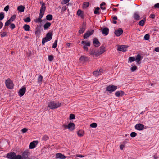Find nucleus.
Segmentation results:
<instances>
[{"instance_id":"obj_20","label":"nucleus","mask_w":159,"mask_h":159,"mask_svg":"<svg viewBox=\"0 0 159 159\" xmlns=\"http://www.w3.org/2000/svg\"><path fill=\"white\" fill-rule=\"evenodd\" d=\"M135 57L136 62L138 64H140V61L142 59L141 55L140 54H138Z\"/></svg>"},{"instance_id":"obj_58","label":"nucleus","mask_w":159,"mask_h":159,"mask_svg":"<svg viewBox=\"0 0 159 159\" xmlns=\"http://www.w3.org/2000/svg\"><path fill=\"white\" fill-rule=\"evenodd\" d=\"M154 51L156 52H159V47H156L154 49Z\"/></svg>"},{"instance_id":"obj_10","label":"nucleus","mask_w":159,"mask_h":159,"mask_svg":"<svg viewBox=\"0 0 159 159\" xmlns=\"http://www.w3.org/2000/svg\"><path fill=\"white\" fill-rule=\"evenodd\" d=\"M103 70L102 69H100L98 71L96 70L93 72V74L95 76H98L101 75L103 73Z\"/></svg>"},{"instance_id":"obj_55","label":"nucleus","mask_w":159,"mask_h":159,"mask_svg":"<svg viewBox=\"0 0 159 159\" xmlns=\"http://www.w3.org/2000/svg\"><path fill=\"white\" fill-rule=\"evenodd\" d=\"M10 27L12 29H14L15 28V25L14 24L12 23L10 25Z\"/></svg>"},{"instance_id":"obj_38","label":"nucleus","mask_w":159,"mask_h":159,"mask_svg":"<svg viewBox=\"0 0 159 159\" xmlns=\"http://www.w3.org/2000/svg\"><path fill=\"white\" fill-rule=\"evenodd\" d=\"M100 10V8L99 7H97L95 9V10L94 11V13L95 14H100V12L98 11Z\"/></svg>"},{"instance_id":"obj_62","label":"nucleus","mask_w":159,"mask_h":159,"mask_svg":"<svg viewBox=\"0 0 159 159\" xmlns=\"http://www.w3.org/2000/svg\"><path fill=\"white\" fill-rule=\"evenodd\" d=\"M3 26V23L2 22L0 21V29Z\"/></svg>"},{"instance_id":"obj_51","label":"nucleus","mask_w":159,"mask_h":159,"mask_svg":"<svg viewBox=\"0 0 159 159\" xmlns=\"http://www.w3.org/2000/svg\"><path fill=\"white\" fill-rule=\"evenodd\" d=\"M75 118V116L73 114H71L70 116V119H74Z\"/></svg>"},{"instance_id":"obj_21","label":"nucleus","mask_w":159,"mask_h":159,"mask_svg":"<svg viewBox=\"0 0 159 159\" xmlns=\"http://www.w3.org/2000/svg\"><path fill=\"white\" fill-rule=\"evenodd\" d=\"M46 10L45 5H43L41 6L40 9V13L41 14H44V11Z\"/></svg>"},{"instance_id":"obj_11","label":"nucleus","mask_w":159,"mask_h":159,"mask_svg":"<svg viewBox=\"0 0 159 159\" xmlns=\"http://www.w3.org/2000/svg\"><path fill=\"white\" fill-rule=\"evenodd\" d=\"M43 14L39 13L38 18L34 19V21L36 23L42 22V18L43 17Z\"/></svg>"},{"instance_id":"obj_26","label":"nucleus","mask_w":159,"mask_h":159,"mask_svg":"<svg viewBox=\"0 0 159 159\" xmlns=\"http://www.w3.org/2000/svg\"><path fill=\"white\" fill-rule=\"evenodd\" d=\"M97 51L96 52L95 50L93 49H90V54L92 55L97 56L98 55L96 54Z\"/></svg>"},{"instance_id":"obj_17","label":"nucleus","mask_w":159,"mask_h":159,"mask_svg":"<svg viewBox=\"0 0 159 159\" xmlns=\"http://www.w3.org/2000/svg\"><path fill=\"white\" fill-rule=\"evenodd\" d=\"M55 157L56 158L61 159H65L66 157L61 153H57L56 154Z\"/></svg>"},{"instance_id":"obj_57","label":"nucleus","mask_w":159,"mask_h":159,"mask_svg":"<svg viewBox=\"0 0 159 159\" xmlns=\"http://www.w3.org/2000/svg\"><path fill=\"white\" fill-rule=\"evenodd\" d=\"M154 7L155 8H159V3H157L155 4Z\"/></svg>"},{"instance_id":"obj_15","label":"nucleus","mask_w":159,"mask_h":159,"mask_svg":"<svg viewBox=\"0 0 159 159\" xmlns=\"http://www.w3.org/2000/svg\"><path fill=\"white\" fill-rule=\"evenodd\" d=\"M123 32L122 29L121 28H120L115 30V34L117 36H119L123 33Z\"/></svg>"},{"instance_id":"obj_49","label":"nucleus","mask_w":159,"mask_h":159,"mask_svg":"<svg viewBox=\"0 0 159 159\" xmlns=\"http://www.w3.org/2000/svg\"><path fill=\"white\" fill-rule=\"evenodd\" d=\"M48 60L50 61H51L53 59V57L52 55H49L48 57Z\"/></svg>"},{"instance_id":"obj_39","label":"nucleus","mask_w":159,"mask_h":159,"mask_svg":"<svg viewBox=\"0 0 159 159\" xmlns=\"http://www.w3.org/2000/svg\"><path fill=\"white\" fill-rule=\"evenodd\" d=\"M16 18V16L15 15H14L10 18L9 20L11 22H12L15 20Z\"/></svg>"},{"instance_id":"obj_3","label":"nucleus","mask_w":159,"mask_h":159,"mask_svg":"<svg viewBox=\"0 0 159 159\" xmlns=\"http://www.w3.org/2000/svg\"><path fill=\"white\" fill-rule=\"evenodd\" d=\"M52 34L51 32H49L47 33L46 37L42 39V45H44L46 42L51 40L52 39Z\"/></svg>"},{"instance_id":"obj_18","label":"nucleus","mask_w":159,"mask_h":159,"mask_svg":"<svg viewBox=\"0 0 159 159\" xmlns=\"http://www.w3.org/2000/svg\"><path fill=\"white\" fill-rule=\"evenodd\" d=\"M93 43L94 46L96 47H98L100 45V42L98 41V39L96 38H94Z\"/></svg>"},{"instance_id":"obj_30","label":"nucleus","mask_w":159,"mask_h":159,"mask_svg":"<svg viewBox=\"0 0 159 159\" xmlns=\"http://www.w3.org/2000/svg\"><path fill=\"white\" fill-rule=\"evenodd\" d=\"M43 77L41 75H40L38 77V83L39 84H41L42 83V82L43 80Z\"/></svg>"},{"instance_id":"obj_34","label":"nucleus","mask_w":159,"mask_h":159,"mask_svg":"<svg viewBox=\"0 0 159 159\" xmlns=\"http://www.w3.org/2000/svg\"><path fill=\"white\" fill-rule=\"evenodd\" d=\"M145 19L144 20H142L139 22V24L141 26H143L144 25V24L145 22Z\"/></svg>"},{"instance_id":"obj_13","label":"nucleus","mask_w":159,"mask_h":159,"mask_svg":"<svg viewBox=\"0 0 159 159\" xmlns=\"http://www.w3.org/2000/svg\"><path fill=\"white\" fill-rule=\"evenodd\" d=\"M94 32V30H90L87 31L84 35V38H87L90 36L92 35Z\"/></svg>"},{"instance_id":"obj_28","label":"nucleus","mask_w":159,"mask_h":159,"mask_svg":"<svg viewBox=\"0 0 159 159\" xmlns=\"http://www.w3.org/2000/svg\"><path fill=\"white\" fill-rule=\"evenodd\" d=\"M46 18L47 20L51 21L52 19L53 16L51 14L48 15L46 16Z\"/></svg>"},{"instance_id":"obj_32","label":"nucleus","mask_w":159,"mask_h":159,"mask_svg":"<svg viewBox=\"0 0 159 159\" xmlns=\"http://www.w3.org/2000/svg\"><path fill=\"white\" fill-rule=\"evenodd\" d=\"M77 134L78 136L81 137L83 136L84 132L82 130H80L77 132Z\"/></svg>"},{"instance_id":"obj_8","label":"nucleus","mask_w":159,"mask_h":159,"mask_svg":"<svg viewBox=\"0 0 159 159\" xmlns=\"http://www.w3.org/2000/svg\"><path fill=\"white\" fill-rule=\"evenodd\" d=\"M38 143V141H34L31 142L29 146V148L30 149L34 148L36 147Z\"/></svg>"},{"instance_id":"obj_1","label":"nucleus","mask_w":159,"mask_h":159,"mask_svg":"<svg viewBox=\"0 0 159 159\" xmlns=\"http://www.w3.org/2000/svg\"><path fill=\"white\" fill-rule=\"evenodd\" d=\"M28 152L27 151H24L23 153V155H26L23 157L20 155H16L14 152H11L7 154L6 157L9 159H28Z\"/></svg>"},{"instance_id":"obj_4","label":"nucleus","mask_w":159,"mask_h":159,"mask_svg":"<svg viewBox=\"0 0 159 159\" xmlns=\"http://www.w3.org/2000/svg\"><path fill=\"white\" fill-rule=\"evenodd\" d=\"M62 126L64 128V129H68L70 131H72L75 129V125L73 123H70L67 125H63Z\"/></svg>"},{"instance_id":"obj_48","label":"nucleus","mask_w":159,"mask_h":159,"mask_svg":"<svg viewBox=\"0 0 159 159\" xmlns=\"http://www.w3.org/2000/svg\"><path fill=\"white\" fill-rule=\"evenodd\" d=\"M97 125V124L95 123H92L90 125V126L92 128H96Z\"/></svg>"},{"instance_id":"obj_35","label":"nucleus","mask_w":159,"mask_h":159,"mask_svg":"<svg viewBox=\"0 0 159 159\" xmlns=\"http://www.w3.org/2000/svg\"><path fill=\"white\" fill-rule=\"evenodd\" d=\"M49 139V137L47 135H44L42 138V140L43 141H47Z\"/></svg>"},{"instance_id":"obj_61","label":"nucleus","mask_w":159,"mask_h":159,"mask_svg":"<svg viewBox=\"0 0 159 159\" xmlns=\"http://www.w3.org/2000/svg\"><path fill=\"white\" fill-rule=\"evenodd\" d=\"M64 4H66L68 3L70 1V0H63Z\"/></svg>"},{"instance_id":"obj_7","label":"nucleus","mask_w":159,"mask_h":159,"mask_svg":"<svg viewBox=\"0 0 159 159\" xmlns=\"http://www.w3.org/2000/svg\"><path fill=\"white\" fill-rule=\"evenodd\" d=\"M81 43L83 44V48L87 51L88 50V48L87 47H90V43L89 41L86 42L84 41H82L81 42Z\"/></svg>"},{"instance_id":"obj_43","label":"nucleus","mask_w":159,"mask_h":159,"mask_svg":"<svg viewBox=\"0 0 159 159\" xmlns=\"http://www.w3.org/2000/svg\"><path fill=\"white\" fill-rule=\"evenodd\" d=\"M137 67L135 66H133L130 68L132 72H134L136 70Z\"/></svg>"},{"instance_id":"obj_19","label":"nucleus","mask_w":159,"mask_h":159,"mask_svg":"<svg viewBox=\"0 0 159 159\" xmlns=\"http://www.w3.org/2000/svg\"><path fill=\"white\" fill-rule=\"evenodd\" d=\"M127 49V47L125 45L119 46L118 47L117 50L120 51H126Z\"/></svg>"},{"instance_id":"obj_60","label":"nucleus","mask_w":159,"mask_h":159,"mask_svg":"<svg viewBox=\"0 0 159 159\" xmlns=\"http://www.w3.org/2000/svg\"><path fill=\"white\" fill-rule=\"evenodd\" d=\"M124 147H125V145H123V144L121 145L120 146V149L121 150H122L123 149V148H124Z\"/></svg>"},{"instance_id":"obj_22","label":"nucleus","mask_w":159,"mask_h":159,"mask_svg":"<svg viewBox=\"0 0 159 159\" xmlns=\"http://www.w3.org/2000/svg\"><path fill=\"white\" fill-rule=\"evenodd\" d=\"M51 25V23L50 22H47L43 25V28L44 30H46L49 28Z\"/></svg>"},{"instance_id":"obj_24","label":"nucleus","mask_w":159,"mask_h":159,"mask_svg":"<svg viewBox=\"0 0 159 159\" xmlns=\"http://www.w3.org/2000/svg\"><path fill=\"white\" fill-rule=\"evenodd\" d=\"M25 8V7L22 5L19 6L17 7V10L20 12H23L24 11Z\"/></svg>"},{"instance_id":"obj_50","label":"nucleus","mask_w":159,"mask_h":159,"mask_svg":"<svg viewBox=\"0 0 159 159\" xmlns=\"http://www.w3.org/2000/svg\"><path fill=\"white\" fill-rule=\"evenodd\" d=\"M7 33L6 32H2L1 34V36L2 37H4L6 36L7 35Z\"/></svg>"},{"instance_id":"obj_64","label":"nucleus","mask_w":159,"mask_h":159,"mask_svg":"<svg viewBox=\"0 0 159 159\" xmlns=\"http://www.w3.org/2000/svg\"><path fill=\"white\" fill-rule=\"evenodd\" d=\"M112 18L113 20H117V18L116 16H113Z\"/></svg>"},{"instance_id":"obj_37","label":"nucleus","mask_w":159,"mask_h":159,"mask_svg":"<svg viewBox=\"0 0 159 159\" xmlns=\"http://www.w3.org/2000/svg\"><path fill=\"white\" fill-rule=\"evenodd\" d=\"M77 14L78 16H80L81 17H83V15H82V11L81 10L79 9L78 10L77 12Z\"/></svg>"},{"instance_id":"obj_23","label":"nucleus","mask_w":159,"mask_h":159,"mask_svg":"<svg viewBox=\"0 0 159 159\" xmlns=\"http://www.w3.org/2000/svg\"><path fill=\"white\" fill-rule=\"evenodd\" d=\"M109 29L107 28H105L103 29L102 30V34L105 35H107L108 34Z\"/></svg>"},{"instance_id":"obj_12","label":"nucleus","mask_w":159,"mask_h":159,"mask_svg":"<svg viewBox=\"0 0 159 159\" xmlns=\"http://www.w3.org/2000/svg\"><path fill=\"white\" fill-rule=\"evenodd\" d=\"M105 51V48L104 47H101L97 51V53L96 54L99 56L103 53Z\"/></svg>"},{"instance_id":"obj_36","label":"nucleus","mask_w":159,"mask_h":159,"mask_svg":"<svg viewBox=\"0 0 159 159\" xmlns=\"http://www.w3.org/2000/svg\"><path fill=\"white\" fill-rule=\"evenodd\" d=\"M105 5V2H102L100 4V8L103 10H104L106 9V8L104 6Z\"/></svg>"},{"instance_id":"obj_53","label":"nucleus","mask_w":159,"mask_h":159,"mask_svg":"<svg viewBox=\"0 0 159 159\" xmlns=\"http://www.w3.org/2000/svg\"><path fill=\"white\" fill-rule=\"evenodd\" d=\"M11 23V22L9 20H8L7 21L5 24V26H8Z\"/></svg>"},{"instance_id":"obj_14","label":"nucleus","mask_w":159,"mask_h":159,"mask_svg":"<svg viewBox=\"0 0 159 159\" xmlns=\"http://www.w3.org/2000/svg\"><path fill=\"white\" fill-rule=\"evenodd\" d=\"M144 127V125L141 124H137L135 126L136 129L139 130H142L143 129Z\"/></svg>"},{"instance_id":"obj_31","label":"nucleus","mask_w":159,"mask_h":159,"mask_svg":"<svg viewBox=\"0 0 159 159\" xmlns=\"http://www.w3.org/2000/svg\"><path fill=\"white\" fill-rule=\"evenodd\" d=\"M135 61H136L135 57H129V58L128 62L129 63H131Z\"/></svg>"},{"instance_id":"obj_56","label":"nucleus","mask_w":159,"mask_h":159,"mask_svg":"<svg viewBox=\"0 0 159 159\" xmlns=\"http://www.w3.org/2000/svg\"><path fill=\"white\" fill-rule=\"evenodd\" d=\"M27 129L26 128H24L22 129L21 131L23 133H25L27 131Z\"/></svg>"},{"instance_id":"obj_9","label":"nucleus","mask_w":159,"mask_h":159,"mask_svg":"<svg viewBox=\"0 0 159 159\" xmlns=\"http://www.w3.org/2000/svg\"><path fill=\"white\" fill-rule=\"evenodd\" d=\"M25 92V87H23L19 90V91L18 92V95L20 97H22L24 94Z\"/></svg>"},{"instance_id":"obj_5","label":"nucleus","mask_w":159,"mask_h":159,"mask_svg":"<svg viewBox=\"0 0 159 159\" xmlns=\"http://www.w3.org/2000/svg\"><path fill=\"white\" fill-rule=\"evenodd\" d=\"M5 84L7 88L9 89L13 88L14 84L12 81L10 79H8L6 80Z\"/></svg>"},{"instance_id":"obj_16","label":"nucleus","mask_w":159,"mask_h":159,"mask_svg":"<svg viewBox=\"0 0 159 159\" xmlns=\"http://www.w3.org/2000/svg\"><path fill=\"white\" fill-rule=\"evenodd\" d=\"M89 58L84 56H82L80 57L79 58V60L80 62L83 63L86 61H87Z\"/></svg>"},{"instance_id":"obj_41","label":"nucleus","mask_w":159,"mask_h":159,"mask_svg":"<svg viewBox=\"0 0 159 159\" xmlns=\"http://www.w3.org/2000/svg\"><path fill=\"white\" fill-rule=\"evenodd\" d=\"M85 30V28L84 26L83 27H82V28L80 29L79 30V32L80 34H82L83 32H84Z\"/></svg>"},{"instance_id":"obj_40","label":"nucleus","mask_w":159,"mask_h":159,"mask_svg":"<svg viewBox=\"0 0 159 159\" xmlns=\"http://www.w3.org/2000/svg\"><path fill=\"white\" fill-rule=\"evenodd\" d=\"M89 6V3L88 2H84L83 4V8H86Z\"/></svg>"},{"instance_id":"obj_44","label":"nucleus","mask_w":159,"mask_h":159,"mask_svg":"<svg viewBox=\"0 0 159 159\" xmlns=\"http://www.w3.org/2000/svg\"><path fill=\"white\" fill-rule=\"evenodd\" d=\"M57 40H55V41H54V43H53L52 46V47L53 48H55L57 46Z\"/></svg>"},{"instance_id":"obj_54","label":"nucleus","mask_w":159,"mask_h":159,"mask_svg":"<svg viewBox=\"0 0 159 159\" xmlns=\"http://www.w3.org/2000/svg\"><path fill=\"white\" fill-rule=\"evenodd\" d=\"M155 15L153 14H151L149 16L150 18L152 19H154L155 18Z\"/></svg>"},{"instance_id":"obj_63","label":"nucleus","mask_w":159,"mask_h":159,"mask_svg":"<svg viewBox=\"0 0 159 159\" xmlns=\"http://www.w3.org/2000/svg\"><path fill=\"white\" fill-rule=\"evenodd\" d=\"M76 156H77L78 157H84L83 156L81 155H80V154L77 155H76Z\"/></svg>"},{"instance_id":"obj_6","label":"nucleus","mask_w":159,"mask_h":159,"mask_svg":"<svg viewBox=\"0 0 159 159\" xmlns=\"http://www.w3.org/2000/svg\"><path fill=\"white\" fill-rule=\"evenodd\" d=\"M117 89V86L113 85H109L106 87V90L109 92L110 93L116 90Z\"/></svg>"},{"instance_id":"obj_46","label":"nucleus","mask_w":159,"mask_h":159,"mask_svg":"<svg viewBox=\"0 0 159 159\" xmlns=\"http://www.w3.org/2000/svg\"><path fill=\"white\" fill-rule=\"evenodd\" d=\"M137 135V134L135 132H132L131 133L130 135L132 137H134Z\"/></svg>"},{"instance_id":"obj_2","label":"nucleus","mask_w":159,"mask_h":159,"mask_svg":"<svg viewBox=\"0 0 159 159\" xmlns=\"http://www.w3.org/2000/svg\"><path fill=\"white\" fill-rule=\"evenodd\" d=\"M48 107L50 109H57L61 106V103L58 101L51 100L48 103Z\"/></svg>"},{"instance_id":"obj_27","label":"nucleus","mask_w":159,"mask_h":159,"mask_svg":"<svg viewBox=\"0 0 159 159\" xmlns=\"http://www.w3.org/2000/svg\"><path fill=\"white\" fill-rule=\"evenodd\" d=\"M133 18L136 20H138L140 19V16L137 13H135L133 15Z\"/></svg>"},{"instance_id":"obj_45","label":"nucleus","mask_w":159,"mask_h":159,"mask_svg":"<svg viewBox=\"0 0 159 159\" xmlns=\"http://www.w3.org/2000/svg\"><path fill=\"white\" fill-rule=\"evenodd\" d=\"M24 20L25 22H29L31 21V19L30 17H28L24 19Z\"/></svg>"},{"instance_id":"obj_33","label":"nucleus","mask_w":159,"mask_h":159,"mask_svg":"<svg viewBox=\"0 0 159 159\" xmlns=\"http://www.w3.org/2000/svg\"><path fill=\"white\" fill-rule=\"evenodd\" d=\"M35 34L36 36L39 35L40 34V31L38 28L35 29Z\"/></svg>"},{"instance_id":"obj_59","label":"nucleus","mask_w":159,"mask_h":159,"mask_svg":"<svg viewBox=\"0 0 159 159\" xmlns=\"http://www.w3.org/2000/svg\"><path fill=\"white\" fill-rule=\"evenodd\" d=\"M66 9V6H63L62 8V10L63 12H64Z\"/></svg>"},{"instance_id":"obj_42","label":"nucleus","mask_w":159,"mask_h":159,"mask_svg":"<svg viewBox=\"0 0 159 159\" xmlns=\"http://www.w3.org/2000/svg\"><path fill=\"white\" fill-rule=\"evenodd\" d=\"M4 17V13L2 12L0 13V21L2 20Z\"/></svg>"},{"instance_id":"obj_52","label":"nucleus","mask_w":159,"mask_h":159,"mask_svg":"<svg viewBox=\"0 0 159 159\" xmlns=\"http://www.w3.org/2000/svg\"><path fill=\"white\" fill-rule=\"evenodd\" d=\"M9 8V6L8 5H7L4 7V10L5 11L7 12L8 11Z\"/></svg>"},{"instance_id":"obj_29","label":"nucleus","mask_w":159,"mask_h":159,"mask_svg":"<svg viewBox=\"0 0 159 159\" xmlns=\"http://www.w3.org/2000/svg\"><path fill=\"white\" fill-rule=\"evenodd\" d=\"M25 30L26 31H29L30 30V27L29 25L25 24L23 27Z\"/></svg>"},{"instance_id":"obj_47","label":"nucleus","mask_w":159,"mask_h":159,"mask_svg":"<svg viewBox=\"0 0 159 159\" xmlns=\"http://www.w3.org/2000/svg\"><path fill=\"white\" fill-rule=\"evenodd\" d=\"M150 36L149 34H147L144 36V39L146 40H148L149 39Z\"/></svg>"},{"instance_id":"obj_25","label":"nucleus","mask_w":159,"mask_h":159,"mask_svg":"<svg viewBox=\"0 0 159 159\" xmlns=\"http://www.w3.org/2000/svg\"><path fill=\"white\" fill-rule=\"evenodd\" d=\"M124 92L122 91H119L116 92L115 93V95L116 97H119L123 95Z\"/></svg>"}]
</instances>
